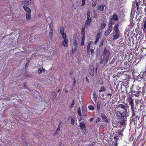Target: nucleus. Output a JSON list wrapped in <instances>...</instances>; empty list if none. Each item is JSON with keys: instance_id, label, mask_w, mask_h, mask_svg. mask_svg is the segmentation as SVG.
Listing matches in <instances>:
<instances>
[{"instance_id": "obj_1", "label": "nucleus", "mask_w": 146, "mask_h": 146, "mask_svg": "<svg viewBox=\"0 0 146 146\" xmlns=\"http://www.w3.org/2000/svg\"><path fill=\"white\" fill-rule=\"evenodd\" d=\"M110 54V52L109 50L105 49L102 56L100 63H102L103 61H105V63H107L109 60Z\"/></svg>"}, {"instance_id": "obj_2", "label": "nucleus", "mask_w": 146, "mask_h": 146, "mask_svg": "<svg viewBox=\"0 0 146 146\" xmlns=\"http://www.w3.org/2000/svg\"><path fill=\"white\" fill-rule=\"evenodd\" d=\"M119 24L118 23H116L114 27V31L113 33V40H115L120 37V31L118 29Z\"/></svg>"}, {"instance_id": "obj_3", "label": "nucleus", "mask_w": 146, "mask_h": 146, "mask_svg": "<svg viewBox=\"0 0 146 146\" xmlns=\"http://www.w3.org/2000/svg\"><path fill=\"white\" fill-rule=\"evenodd\" d=\"M78 42L76 40H75L73 42V45L72 46V51L73 53H75L77 49Z\"/></svg>"}, {"instance_id": "obj_4", "label": "nucleus", "mask_w": 146, "mask_h": 146, "mask_svg": "<svg viewBox=\"0 0 146 146\" xmlns=\"http://www.w3.org/2000/svg\"><path fill=\"white\" fill-rule=\"evenodd\" d=\"M108 29L105 31L104 35L105 36H107L111 33L112 30V25L110 24L109 25Z\"/></svg>"}, {"instance_id": "obj_5", "label": "nucleus", "mask_w": 146, "mask_h": 146, "mask_svg": "<svg viewBox=\"0 0 146 146\" xmlns=\"http://www.w3.org/2000/svg\"><path fill=\"white\" fill-rule=\"evenodd\" d=\"M101 116L102 119L104 121L107 123H109L110 122L108 118H107V117L103 113H101Z\"/></svg>"}, {"instance_id": "obj_6", "label": "nucleus", "mask_w": 146, "mask_h": 146, "mask_svg": "<svg viewBox=\"0 0 146 146\" xmlns=\"http://www.w3.org/2000/svg\"><path fill=\"white\" fill-rule=\"evenodd\" d=\"M116 115L121 118H123L125 116V114L124 113H120L119 111H117L116 112Z\"/></svg>"}, {"instance_id": "obj_7", "label": "nucleus", "mask_w": 146, "mask_h": 146, "mask_svg": "<svg viewBox=\"0 0 146 146\" xmlns=\"http://www.w3.org/2000/svg\"><path fill=\"white\" fill-rule=\"evenodd\" d=\"M89 71L90 75L91 76H93L94 74V67L92 65L91 66H90Z\"/></svg>"}, {"instance_id": "obj_8", "label": "nucleus", "mask_w": 146, "mask_h": 146, "mask_svg": "<svg viewBox=\"0 0 146 146\" xmlns=\"http://www.w3.org/2000/svg\"><path fill=\"white\" fill-rule=\"evenodd\" d=\"M32 2V0H29L28 1H24L22 3V5H25L28 6L31 4Z\"/></svg>"}, {"instance_id": "obj_9", "label": "nucleus", "mask_w": 146, "mask_h": 146, "mask_svg": "<svg viewBox=\"0 0 146 146\" xmlns=\"http://www.w3.org/2000/svg\"><path fill=\"white\" fill-rule=\"evenodd\" d=\"M63 40L62 41V44L64 47L67 46L68 41L66 39V36L62 37Z\"/></svg>"}, {"instance_id": "obj_10", "label": "nucleus", "mask_w": 146, "mask_h": 146, "mask_svg": "<svg viewBox=\"0 0 146 146\" xmlns=\"http://www.w3.org/2000/svg\"><path fill=\"white\" fill-rule=\"evenodd\" d=\"M64 30L63 27H62L60 28V33L62 35V37L66 36V34L64 33Z\"/></svg>"}, {"instance_id": "obj_11", "label": "nucleus", "mask_w": 146, "mask_h": 146, "mask_svg": "<svg viewBox=\"0 0 146 146\" xmlns=\"http://www.w3.org/2000/svg\"><path fill=\"white\" fill-rule=\"evenodd\" d=\"M23 7L24 10L28 13H31V11L29 8L25 5H24Z\"/></svg>"}, {"instance_id": "obj_12", "label": "nucleus", "mask_w": 146, "mask_h": 146, "mask_svg": "<svg viewBox=\"0 0 146 146\" xmlns=\"http://www.w3.org/2000/svg\"><path fill=\"white\" fill-rule=\"evenodd\" d=\"M105 5L104 4L98 6L97 9L98 10H100L101 11H103L104 9Z\"/></svg>"}, {"instance_id": "obj_13", "label": "nucleus", "mask_w": 146, "mask_h": 146, "mask_svg": "<svg viewBox=\"0 0 146 146\" xmlns=\"http://www.w3.org/2000/svg\"><path fill=\"white\" fill-rule=\"evenodd\" d=\"M129 103L130 104L131 106V108L132 110L133 109V107L134 104L133 102L132 99L131 97L129 98Z\"/></svg>"}, {"instance_id": "obj_14", "label": "nucleus", "mask_w": 146, "mask_h": 146, "mask_svg": "<svg viewBox=\"0 0 146 146\" xmlns=\"http://www.w3.org/2000/svg\"><path fill=\"white\" fill-rule=\"evenodd\" d=\"M92 21L91 18H87L86 20L85 25H90V23Z\"/></svg>"}, {"instance_id": "obj_15", "label": "nucleus", "mask_w": 146, "mask_h": 146, "mask_svg": "<svg viewBox=\"0 0 146 146\" xmlns=\"http://www.w3.org/2000/svg\"><path fill=\"white\" fill-rule=\"evenodd\" d=\"M43 82L45 84H50L51 83V81L50 80L48 79H46L43 80Z\"/></svg>"}, {"instance_id": "obj_16", "label": "nucleus", "mask_w": 146, "mask_h": 146, "mask_svg": "<svg viewBox=\"0 0 146 146\" xmlns=\"http://www.w3.org/2000/svg\"><path fill=\"white\" fill-rule=\"evenodd\" d=\"M80 127L83 130H85L86 129V127L85 124L82 122H81L80 123Z\"/></svg>"}, {"instance_id": "obj_17", "label": "nucleus", "mask_w": 146, "mask_h": 146, "mask_svg": "<svg viewBox=\"0 0 146 146\" xmlns=\"http://www.w3.org/2000/svg\"><path fill=\"white\" fill-rule=\"evenodd\" d=\"M46 21L48 23V25H50V24H51L52 23V19L50 17H48L47 18Z\"/></svg>"}, {"instance_id": "obj_18", "label": "nucleus", "mask_w": 146, "mask_h": 146, "mask_svg": "<svg viewBox=\"0 0 146 146\" xmlns=\"http://www.w3.org/2000/svg\"><path fill=\"white\" fill-rule=\"evenodd\" d=\"M112 19L115 21H117L118 20V17L117 15L113 14V15Z\"/></svg>"}, {"instance_id": "obj_19", "label": "nucleus", "mask_w": 146, "mask_h": 146, "mask_svg": "<svg viewBox=\"0 0 146 146\" xmlns=\"http://www.w3.org/2000/svg\"><path fill=\"white\" fill-rule=\"evenodd\" d=\"M26 19L28 20H30L31 19V13H27L26 14Z\"/></svg>"}, {"instance_id": "obj_20", "label": "nucleus", "mask_w": 146, "mask_h": 146, "mask_svg": "<svg viewBox=\"0 0 146 146\" xmlns=\"http://www.w3.org/2000/svg\"><path fill=\"white\" fill-rule=\"evenodd\" d=\"M106 24L104 23H102L101 25L100 29L101 30L103 29L105 27Z\"/></svg>"}, {"instance_id": "obj_21", "label": "nucleus", "mask_w": 146, "mask_h": 146, "mask_svg": "<svg viewBox=\"0 0 146 146\" xmlns=\"http://www.w3.org/2000/svg\"><path fill=\"white\" fill-rule=\"evenodd\" d=\"M92 43V41H90L89 42L88 44V45L87 46V50H90V46Z\"/></svg>"}, {"instance_id": "obj_22", "label": "nucleus", "mask_w": 146, "mask_h": 146, "mask_svg": "<svg viewBox=\"0 0 146 146\" xmlns=\"http://www.w3.org/2000/svg\"><path fill=\"white\" fill-rule=\"evenodd\" d=\"M44 71V69H43V68L41 69L40 68H39L38 70V73L40 74L42 73L43 71Z\"/></svg>"}, {"instance_id": "obj_23", "label": "nucleus", "mask_w": 146, "mask_h": 146, "mask_svg": "<svg viewBox=\"0 0 146 146\" xmlns=\"http://www.w3.org/2000/svg\"><path fill=\"white\" fill-rule=\"evenodd\" d=\"M86 17L87 18H91L90 17V13L89 10H88L87 12Z\"/></svg>"}, {"instance_id": "obj_24", "label": "nucleus", "mask_w": 146, "mask_h": 146, "mask_svg": "<svg viewBox=\"0 0 146 146\" xmlns=\"http://www.w3.org/2000/svg\"><path fill=\"white\" fill-rule=\"evenodd\" d=\"M57 96V94L55 93H53L51 95V97L53 99H54Z\"/></svg>"}, {"instance_id": "obj_25", "label": "nucleus", "mask_w": 146, "mask_h": 146, "mask_svg": "<svg viewBox=\"0 0 146 146\" xmlns=\"http://www.w3.org/2000/svg\"><path fill=\"white\" fill-rule=\"evenodd\" d=\"M105 90H106V89L104 87V86H102L100 88L99 90V92H101L102 91H105Z\"/></svg>"}, {"instance_id": "obj_26", "label": "nucleus", "mask_w": 146, "mask_h": 146, "mask_svg": "<svg viewBox=\"0 0 146 146\" xmlns=\"http://www.w3.org/2000/svg\"><path fill=\"white\" fill-rule=\"evenodd\" d=\"M78 2V0H73V5H77Z\"/></svg>"}, {"instance_id": "obj_27", "label": "nucleus", "mask_w": 146, "mask_h": 146, "mask_svg": "<svg viewBox=\"0 0 146 146\" xmlns=\"http://www.w3.org/2000/svg\"><path fill=\"white\" fill-rule=\"evenodd\" d=\"M96 106L98 110L100 109V103L99 102H98L96 104Z\"/></svg>"}, {"instance_id": "obj_28", "label": "nucleus", "mask_w": 146, "mask_h": 146, "mask_svg": "<svg viewBox=\"0 0 146 146\" xmlns=\"http://www.w3.org/2000/svg\"><path fill=\"white\" fill-rule=\"evenodd\" d=\"M78 115L80 116H81V112L80 109V108H79L78 110Z\"/></svg>"}, {"instance_id": "obj_29", "label": "nucleus", "mask_w": 146, "mask_h": 146, "mask_svg": "<svg viewBox=\"0 0 146 146\" xmlns=\"http://www.w3.org/2000/svg\"><path fill=\"white\" fill-rule=\"evenodd\" d=\"M101 34V32H98V33L96 35V38H97L98 39V38L99 39V38L100 37V36Z\"/></svg>"}, {"instance_id": "obj_30", "label": "nucleus", "mask_w": 146, "mask_h": 146, "mask_svg": "<svg viewBox=\"0 0 146 146\" xmlns=\"http://www.w3.org/2000/svg\"><path fill=\"white\" fill-rule=\"evenodd\" d=\"M96 1H93L92 3V7H94L96 4Z\"/></svg>"}, {"instance_id": "obj_31", "label": "nucleus", "mask_w": 146, "mask_h": 146, "mask_svg": "<svg viewBox=\"0 0 146 146\" xmlns=\"http://www.w3.org/2000/svg\"><path fill=\"white\" fill-rule=\"evenodd\" d=\"M88 108L90 110H93L94 109V107L91 105H89L88 106Z\"/></svg>"}, {"instance_id": "obj_32", "label": "nucleus", "mask_w": 146, "mask_h": 146, "mask_svg": "<svg viewBox=\"0 0 146 146\" xmlns=\"http://www.w3.org/2000/svg\"><path fill=\"white\" fill-rule=\"evenodd\" d=\"M86 0H82V3L81 5V6H83L84 5L85 3Z\"/></svg>"}, {"instance_id": "obj_33", "label": "nucleus", "mask_w": 146, "mask_h": 146, "mask_svg": "<svg viewBox=\"0 0 146 146\" xmlns=\"http://www.w3.org/2000/svg\"><path fill=\"white\" fill-rule=\"evenodd\" d=\"M74 100H73L72 101V104H71V106H70V108H72L73 107V106L74 105Z\"/></svg>"}, {"instance_id": "obj_34", "label": "nucleus", "mask_w": 146, "mask_h": 146, "mask_svg": "<svg viewBox=\"0 0 146 146\" xmlns=\"http://www.w3.org/2000/svg\"><path fill=\"white\" fill-rule=\"evenodd\" d=\"M118 107L119 108H123L125 107V106L122 104H120L119 105Z\"/></svg>"}, {"instance_id": "obj_35", "label": "nucleus", "mask_w": 146, "mask_h": 146, "mask_svg": "<svg viewBox=\"0 0 146 146\" xmlns=\"http://www.w3.org/2000/svg\"><path fill=\"white\" fill-rule=\"evenodd\" d=\"M75 122V120L74 119H72L71 121V124L72 125H74V123Z\"/></svg>"}, {"instance_id": "obj_36", "label": "nucleus", "mask_w": 146, "mask_h": 146, "mask_svg": "<svg viewBox=\"0 0 146 146\" xmlns=\"http://www.w3.org/2000/svg\"><path fill=\"white\" fill-rule=\"evenodd\" d=\"M146 28V18L145 20V21L144 22V28L143 29V30H145V29Z\"/></svg>"}, {"instance_id": "obj_37", "label": "nucleus", "mask_w": 146, "mask_h": 146, "mask_svg": "<svg viewBox=\"0 0 146 146\" xmlns=\"http://www.w3.org/2000/svg\"><path fill=\"white\" fill-rule=\"evenodd\" d=\"M100 117L98 118L96 121V122L97 123L100 121Z\"/></svg>"}, {"instance_id": "obj_38", "label": "nucleus", "mask_w": 146, "mask_h": 146, "mask_svg": "<svg viewBox=\"0 0 146 146\" xmlns=\"http://www.w3.org/2000/svg\"><path fill=\"white\" fill-rule=\"evenodd\" d=\"M114 139H116V140H115V141H117L118 139H119L118 136L116 134L114 136Z\"/></svg>"}, {"instance_id": "obj_39", "label": "nucleus", "mask_w": 146, "mask_h": 146, "mask_svg": "<svg viewBox=\"0 0 146 146\" xmlns=\"http://www.w3.org/2000/svg\"><path fill=\"white\" fill-rule=\"evenodd\" d=\"M90 52L91 54H93L94 53V50L93 49H91L90 50Z\"/></svg>"}, {"instance_id": "obj_40", "label": "nucleus", "mask_w": 146, "mask_h": 146, "mask_svg": "<svg viewBox=\"0 0 146 146\" xmlns=\"http://www.w3.org/2000/svg\"><path fill=\"white\" fill-rule=\"evenodd\" d=\"M93 100L95 101L96 102V96H94L93 97Z\"/></svg>"}, {"instance_id": "obj_41", "label": "nucleus", "mask_w": 146, "mask_h": 146, "mask_svg": "<svg viewBox=\"0 0 146 146\" xmlns=\"http://www.w3.org/2000/svg\"><path fill=\"white\" fill-rule=\"evenodd\" d=\"M84 39H85V37H84V35H82V40H81L84 41Z\"/></svg>"}, {"instance_id": "obj_42", "label": "nucleus", "mask_w": 146, "mask_h": 146, "mask_svg": "<svg viewBox=\"0 0 146 146\" xmlns=\"http://www.w3.org/2000/svg\"><path fill=\"white\" fill-rule=\"evenodd\" d=\"M104 40H102L100 42V46L102 45L103 44Z\"/></svg>"}, {"instance_id": "obj_43", "label": "nucleus", "mask_w": 146, "mask_h": 146, "mask_svg": "<svg viewBox=\"0 0 146 146\" xmlns=\"http://www.w3.org/2000/svg\"><path fill=\"white\" fill-rule=\"evenodd\" d=\"M76 84V80L75 79H74V80L73 81L72 83V85L73 86H74Z\"/></svg>"}, {"instance_id": "obj_44", "label": "nucleus", "mask_w": 146, "mask_h": 146, "mask_svg": "<svg viewBox=\"0 0 146 146\" xmlns=\"http://www.w3.org/2000/svg\"><path fill=\"white\" fill-rule=\"evenodd\" d=\"M80 44L82 46H83L84 45V41L81 40Z\"/></svg>"}, {"instance_id": "obj_45", "label": "nucleus", "mask_w": 146, "mask_h": 146, "mask_svg": "<svg viewBox=\"0 0 146 146\" xmlns=\"http://www.w3.org/2000/svg\"><path fill=\"white\" fill-rule=\"evenodd\" d=\"M49 25L50 29L52 31L53 28L51 26V24H50V25Z\"/></svg>"}, {"instance_id": "obj_46", "label": "nucleus", "mask_w": 146, "mask_h": 146, "mask_svg": "<svg viewBox=\"0 0 146 146\" xmlns=\"http://www.w3.org/2000/svg\"><path fill=\"white\" fill-rule=\"evenodd\" d=\"M99 39V38H96V41L95 42V44H96V43H97V42H98V40Z\"/></svg>"}, {"instance_id": "obj_47", "label": "nucleus", "mask_w": 146, "mask_h": 146, "mask_svg": "<svg viewBox=\"0 0 146 146\" xmlns=\"http://www.w3.org/2000/svg\"><path fill=\"white\" fill-rule=\"evenodd\" d=\"M73 6L74 8L75 9H76L77 8V5H73Z\"/></svg>"}, {"instance_id": "obj_48", "label": "nucleus", "mask_w": 146, "mask_h": 146, "mask_svg": "<svg viewBox=\"0 0 146 146\" xmlns=\"http://www.w3.org/2000/svg\"><path fill=\"white\" fill-rule=\"evenodd\" d=\"M107 96H110V98L112 96V94H111L109 93L107 95Z\"/></svg>"}, {"instance_id": "obj_49", "label": "nucleus", "mask_w": 146, "mask_h": 146, "mask_svg": "<svg viewBox=\"0 0 146 146\" xmlns=\"http://www.w3.org/2000/svg\"><path fill=\"white\" fill-rule=\"evenodd\" d=\"M60 128L59 127H58L57 130L56 131V132H57L58 131L60 130Z\"/></svg>"}, {"instance_id": "obj_50", "label": "nucleus", "mask_w": 146, "mask_h": 146, "mask_svg": "<svg viewBox=\"0 0 146 146\" xmlns=\"http://www.w3.org/2000/svg\"><path fill=\"white\" fill-rule=\"evenodd\" d=\"M94 120V118H93V117H92L90 119V122H91L92 121H93V120Z\"/></svg>"}, {"instance_id": "obj_51", "label": "nucleus", "mask_w": 146, "mask_h": 146, "mask_svg": "<svg viewBox=\"0 0 146 146\" xmlns=\"http://www.w3.org/2000/svg\"><path fill=\"white\" fill-rule=\"evenodd\" d=\"M90 50H87V54L88 55L90 54Z\"/></svg>"}, {"instance_id": "obj_52", "label": "nucleus", "mask_w": 146, "mask_h": 146, "mask_svg": "<svg viewBox=\"0 0 146 146\" xmlns=\"http://www.w3.org/2000/svg\"><path fill=\"white\" fill-rule=\"evenodd\" d=\"M86 80L87 81V82H89V80H88V78L87 77H86Z\"/></svg>"}, {"instance_id": "obj_53", "label": "nucleus", "mask_w": 146, "mask_h": 146, "mask_svg": "<svg viewBox=\"0 0 146 146\" xmlns=\"http://www.w3.org/2000/svg\"><path fill=\"white\" fill-rule=\"evenodd\" d=\"M85 30V27H83L82 29V32H84Z\"/></svg>"}, {"instance_id": "obj_54", "label": "nucleus", "mask_w": 146, "mask_h": 146, "mask_svg": "<svg viewBox=\"0 0 146 146\" xmlns=\"http://www.w3.org/2000/svg\"><path fill=\"white\" fill-rule=\"evenodd\" d=\"M64 92L66 93H67L68 92V90L67 89H65L64 90Z\"/></svg>"}, {"instance_id": "obj_55", "label": "nucleus", "mask_w": 146, "mask_h": 146, "mask_svg": "<svg viewBox=\"0 0 146 146\" xmlns=\"http://www.w3.org/2000/svg\"><path fill=\"white\" fill-rule=\"evenodd\" d=\"M61 125V123H60L58 125V127H59L60 128Z\"/></svg>"}, {"instance_id": "obj_56", "label": "nucleus", "mask_w": 146, "mask_h": 146, "mask_svg": "<svg viewBox=\"0 0 146 146\" xmlns=\"http://www.w3.org/2000/svg\"><path fill=\"white\" fill-rule=\"evenodd\" d=\"M24 86L25 88H26V84H24Z\"/></svg>"}, {"instance_id": "obj_57", "label": "nucleus", "mask_w": 146, "mask_h": 146, "mask_svg": "<svg viewBox=\"0 0 146 146\" xmlns=\"http://www.w3.org/2000/svg\"><path fill=\"white\" fill-rule=\"evenodd\" d=\"M122 133L121 132H119V135H122Z\"/></svg>"}, {"instance_id": "obj_58", "label": "nucleus", "mask_w": 146, "mask_h": 146, "mask_svg": "<svg viewBox=\"0 0 146 146\" xmlns=\"http://www.w3.org/2000/svg\"><path fill=\"white\" fill-rule=\"evenodd\" d=\"M135 1L137 2H138L139 1V0H135Z\"/></svg>"}, {"instance_id": "obj_59", "label": "nucleus", "mask_w": 146, "mask_h": 146, "mask_svg": "<svg viewBox=\"0 0 146 146\" xmlns=\"http://www.w3.org/2000/svg\"><path fill=\"white\" fill-rule=\"evenodd\" d=\"M49 33H50V34H51V35L52 34V32H50Z\"/></svg>"}, {"instance_id": "obj_60", "label": "nucleus", "mask_w": 146, "mask_h": 146, "mask_svg": "<svg viewBox=\"0 0 146 146\" xmlns=\"http://www.w3.org/2000/svg\"><path fill=\"white\" fill-rule=\"evenodd\" d=\"M60 92V89H59L58 90V92Z\"/></svg>"}, {"instance_id": "obj_61", "label": "nucleus", "mask_w": 146, "mask_h": 146, "mask_svg": "<svg viewBox=\"0 0 146 146\" xmlns=\"http://www.w3.org/2000/svg\"><path fill=\"white\" fill-rule=\"evenodd\" d=\"M139 92H138V94H139Z\"/></svg>"}, {"instance_id": "obj_62", "label": "nucleus", "mask_w": 146, "mask_h": 146, "mask_svg": "<svg viewBox=\"0 0 146 146\" xmlns=\"http://www.w3.org/2000/svg\"><path fill=\"white\" fill-rule=\"evenodd\" d=\"M136 96H137L138 97V96H137V95H136Z\"/></svg>"}]
</instances>
